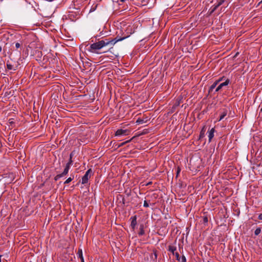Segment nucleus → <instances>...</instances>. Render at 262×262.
<instances>
[{"label": "nucleus", "mask_w": 262, "mask_h": 262, "mask_svg": "<svg viewBox=\"0 0 262 262\" xmlns=\"http://www.w3.org/2000/svg\"><path fill=\"white\" fill-rule=\"evenodd\" d=\"M228 111L226 108L222 110L220 112V116L219 121H221L227 115Z\"/></svg>", "instance_id": "nucleus-8"}, {"label": "nucleus", "mask_w": 262, "mask_h": 262, "mask_svg": "<svg viewBox=\"0 0 262 262\" xmlns=\"http://www.w3.org/2000/svg\"><path fill=\"white\" fill-rule=\"evenodd\" d=\"M260 3H262V0L260 1Z\"/></svg>", "instance_id": "nucleus-47"}, {"label": "nucleus", "mask_w": 262, "mask_h": 262, "mask_svg": "<svg viewBox=\"0 0 262 262\" xmlns=\"http://www.w3.org/2000/svg\"><path fill=\"white\" fill-rule=\"evenodd\" d=\"M147 120H147V118H145V120L144 119H142V118H138L136 121V123L139 124H143L144 123H146L147 121Z\"/></svg>", "instance_id": "nucleus-14"}, {"label": "nucleus", "mask_w": 262, "mask_h": 262, "mask_svg": "<svg viewBox=\"0 0 262 262\" xmlns=\"http://www.w3.org/2000/svg\"><path fill=\"white\" fill-rule=\"evenodd\" d=\"M73 161L72 159H69V162L66 164L65 168L63 171V172L61 173L58 174L55 177V180H57L59 179H60L61 178H63L65 176H66L69 170L71 167V166L73 165Z\"/></svg>", "instance_id": "nucleus-2"}, {"label": "nucleus", "mask_w": 262, "mask_h": 262, "mask_svg": "<svg viewBox=\"0 0 262 262\" xmlns=\"http://www.w3.org/2000/svg\"><path fill=\"white\" fill-rule=\"evenodd\" d=\"M203 221L204 223H207L208 222V217L207 216H203Z\"/></svg>", "instance_id": "nucleus-22"}, {"label": "nucleus", "mask_w": 262, "mask_h": 262, "mask_svg": "<svg viewBox=\"0 0 262 262\" xmlns=\"http://www.w3.org/2000/svg\"><path fill=\"white\" fill-rule=\"evenodd\" d=\"M129 141H127L126 142V143H127V142H128ZM125 143V142H124V143H122V145L124 144Z\"/></svg>", "instance_id": "nucleus-38"}, {"label": "nucleus", "mask_w": 262, "mask_h": 262, "mask_svg": "<svg viewBox=\"0 0 262 262\" xmlns=\"http://www.w3.org/2000/svg\"><path fill=\"white\" fill-rule=\"evenodd\" d=\"M2 256V255H0V262H2V259H1Z\"/></svg>", "instance_id": "nucleus-37"}, {"label": "nucleus", "mask_w": 262, "mask_h": 262, "mask_svg": "<svg viewBox=\"0 0 262 262\" xmlns=\"http://www.w3.org/2000/svg\"><path fill=\"white\" fill-rule=\"evenodd\" d=\"M220 82V80H217L215 81L213 83L216 86Z\"/></svg>", "instance_id": "nucleus-30"}, {"label": "nucleus", "mask_w": 262, "mask_h": 262, "mask_svg": "<svg viewBox=\"0 0 262 262\" xmlns=\"http://www.w3.org/2000/svg\"><path fill=\"white\" fill-rule=\"evenodd\" d=\"M131 224L130 226L133 230H135L136 226L137 225V216L134 215L130 217Z\"/></svg>", "instance_id": "nucleus-7"}, {"label": "nucleus", "mask_w": 262, "mask_h": 262, "mask_svg": "<svg viewBox=\"0 0 262 262\" xmlns=\"http://www.w3.org/2000/svg\"><path fill=\"white\" fill-rule=\"evenodd\" d=\"M222 79H223V78H221L219 80H220V81H221L222 80Z\"/></svg>", "instance_id": "nucleus-40"}, {"label": "nucleus", "mask_w": 262, "mask_h": 262, "mask_svg": "<svg viewBox=\"0 0 262 262\" xmlns=\"http://www.w3.org/2000/svg\"><path fill=\"white\" fill-rule=\"evenodd\" d=\"M75 185V184H73V186H72V187H73V186Z\"/></svg>", "instance_id": "nucleus-46"}, {"label": "nucleus", "mask_w": 262, "mask_h": 262, "mask_svg": "<svg viewBox=\"0 0 262 262\" xmlns=\"http://www.w3.org/2000/svg\"><path fill=\"white\" fill-rule=\"evenodd\" d=\"M20 47V43H18V42H16V43H15V47H16L17 49L19 48Z\"/></svg>", "instance_id": "nucleus-28"}, {"label": "nucleus", "mask_w": 262, "mask_h": 262, "mask_svg": "<svg viewBox=\"0 0 262 262\" xmlns=\"http://www.w3.org/2000/svg\"><path fill=\"white\" fill-rule=\"evenodd\" d=\"M71 181H64V184L65 185V186H64V187H66V185L69 183L70 182H71Z\"/></svg>", "instance_id": "nucleus-32"}, {"label": "nucleus", "mask_w": 262, "mask_h": 262, "mask_svg": "<svg viewBox=\"0 0 262 262\" xmlns=\"http://www.w3.org/2000/svg\"><path fill=\"white\" fill-rule=\"evenodd\" d=\"M260 112H262V107L260 108Z\"/></svg>", "instance_id": "nucleus-41"}, {"label": "nucleus", "mask_w": 262, "mask_h": 262, "mask_svg": "<svg viewBox=\"0 0 262 262\" xmlns=\"http://www.w3.org/2000/svg\"><path fill=\"white\" fill-rule=\"evenodd\" d=\"M180 171H181V169L179 167H178L177 168V175H176V177L177 178L178 176V174H179V173L180 172Z\"/></svg>", "instance_id": "nucleus-27"}, {"label": "nucleus", "mask_w": 262, "mask_h": 262, "mask_svg": "<svg viewBox=\"0 0 262 262\" xmlns=\"http://www.w3.org/2000/svg\"><path fill=\"white\" fill-rule=\"evenodd\" d=\"M261 232V228L260 227L257 228L254 231V234L255 235H258Z\"/></svg>", "instance_id": "nucleus-17"}, {"label": "nucleus", "mask_w": 262, "mask_h": 262, "mask_svg": "<svg viewBox=\"0 0 262 262\" xmlns=\"http://www.w3.org/2000/svg\"><path fill=\"white\" fill-rule=\"evenodd\" d=\"M143 206L145 207H148L149 206L148 203L146 201H144Z\"/></svg>", "instance_id": "nucleus-25"}, {"label": "nucleus", "mask_w": 262, "mask_h": 262, "mask_svg": "<svg viewBox=\"0 0 262 262\" xmlns=\"http://www.w3.org/2000/svg\"><path fill=\"white\" fill-rule=\"evenodd\" d=\"M77 256L80 259L83 258L82 250L81 249H79L77 253Z\"/></svg>", "instance_id": "nucleus-15"}, {"label": "nucleus", "mask_w": 262, "mask_h": 262, "mask_svg": "<svg viewBox=\"0 0 262 262\" xmlns=\"http://www.w3.org/2000/svg\"><path fill=\"white\" fill-rule=\"evenodd\" d=\"M216 86L213 83L209 88V90H208V93L209 94H211L213 92V90L215 88Z\"/></svg>", "instance_id": "nucleus-16"}, {"label": "nucleus", "mask_w": 262, "mask_h": 262, "mask_svg": "<svg viewBox=\"0 0 262 262\" xmlns=\"http://www.w3.org/2000/svg\"><path fill=\"white\" fill-rule=\"evenodd\" d=\"M205 136V131L203 130V129L201 131L200 135V138L204 137Z\"/></svg>", "instance_id": "nucleus-21"}, {"label": "nucleus", "mask_w": 262, "mask_h": 262, "mask_svg": "<svg viewBox=\"0 0 262 262\" xmlns=\"http://www.w3.org/2000/svg\"><path fill=\"white\" fill-rule=\"evenodd\" d=\"M177 250L176 247L172 245H169L168 247V251L171 252L173 255H174L176 253L175 251Z\"/></svg>", "instance_id": "nucleus-12"}, {"label": "nucleus", "mask_w": 262, "mask_h": 262, "mask_svg": "<svg viewBox=\"0 0 262 262\" xmlns=\"http://www.w3.org/2000/svg\"><path fill=\"white\" fill-rule=\"evenodd\" d=\"M179 185H180V187H182L183 185H184L185 186H186V184H185L183 185L182 183H180V184H179Z\"/></svg>", "instance_id": "nucleus-34"}, {"label": "nucleus", "mask_w": 262, "mask_h": 262, "mask_svg": "<svg viewBox=\"0 0 262 262\" xmlns=\"http://www.w3.org/2000/svg\"><path fill=\"white\" fill-rule=\"evenodd\" d=\"M258 219L259 220H262V213L259 214Z\"/></svg>", "instance_id": "nucleus-31"}, {"label": "nucleus", "mask_w": 262, "mask_h": 262, "mask_svg": "<svg viewBox=\"0 0 262 262\" xmlns=\"http://www.w3.org/2000/svg\"><path fill=\"white\" fill-rule=\"evenodd\" d=\"M174 255L176 256V258L177 260L180 261V256L178 252H176Z\"/></svg>", "instance_id": "nucleus-19"}, {"label": "nucleus", "mask_w": 262, "mask_h": 262, "mask_svg": "<svg viewBox=\"0 0 262 262\" xmlns=\"http://www.w3.org/2000/svg\"><path fill=\"white\" fill-rule=\"evenodd\" d=\"M94 10H95V9H93V10H92V9H91V11H94Z\"/></svg>", "instance_id": "nucleus-42"}, {"label": "nucleus", "mask_w": 262, "mask_h": 262, "mask_svg": "<svg viewBox=\"0 0 262 262\" xmlns=\"http://www.w3.org/2000/svg\"><path fill=\"white\" fill-rule=\"evenodd\" d=\"M81 259V262H84V258H81V259Z\"/></svg>", "instance_id": "nucleus-35"}, {"label": "nucleus", "mask_w": 262, "mask_h": 262, "mask_svg": "<svg viewBox=\"0 0 262 262\" xmlns=\"http://www.w3.org/2000/svg\"><path fill=\"white\" fill-rule=\"evenodd\" d=\"M123 196L122 195H121V194L117 195V198H116V203L118 206H121V203L122 202H123Z\"/></svg>", "instance_id": "nucleus-9"}, {"label": "nucleus", "mask_w": 262, "mask_h": 262, "mask_svg": "<svg viewBox=\"0 0 262 262\" xmlns=\"http://www.w3.org/2000/svg\"><path fill=\"white\" fill-rule=\"evenodd\" d=\"M2 64V63H1V61L0 60V66Z\"/></svg>", "instance_id": "nucleus-43"}, {"label": "nucleus", "mask_w": 262, "mask_h": 262, "mask_svg": "<svg viewBox=\"0 0 262 262\" xmlns=\"http://www.w3.org/2000/svg\"><path fill=\"white\" fill-rule=\"evenodd\" d=\"M128 130L127 129H119L117 130L115 133V136H122L127 135Z\"/></svg>", "instance_id": "nucleus-4"}, {"label": "nucleus", "mask_w": 262, "mask_h": 262, "mask_svg": "<svg viewBox=\"0 0 262 262\" xmlns=\"http://www.w3.org/2000/svg\"><path fill=\"white\" fill-rule=\"evenodd\" d=\"M74 156V151H72L70 154V159H72V158Z\"/></svg>", "instance_id": "nucleus-29"}, {"label": "nucleus", "mask_w": 262, "mask_h": 262, "mask_svg": "<svg viewBox=\"0 0 262 262\" xmlns=\"http://www.w3.org/2000/svg\"><path fill=\"white\" fill-rule=\"evenodd\" d=\"M229 83L230 80L229 79H227L225 82L220 83L215 89L213 94L215 93L216 92H219L224 86L228 85Z\"/></svg>", "instance_id": "nucleus-3"}, {"label": "nucleus", "mask_w": 262, "mask_h": 262, "mask_svg": "<svg viewBox=\"0 0 262 262\" xmlns=\"http://www.w3.org/2000/svg\"><path fill=\"white\" fill-rule=\"evenodd\" d=\"M75 185V184H73V186H72V187H73V186Z\"/></svg>", "instance_id": "nucleus-45"}, {"label": "nucleus", "mask_w": 262, "mask_h": 262, "mask_svg": "<svg viewBox=\"0 0 262 262\" xmlns=\"http://www.w3.org/2000/svg\"><path fill=\"white\" fill-rule=\"evenodd\" d=\"M226 0H220V2L217 3L218 4V6H221V5H222L225 1Z\"/></svg>", "instance_id": "nucleus-26"}, {"label": "nucleus", "mask_w": 262, "mask_h": 262, "mask_svg": "<svg viewBox=\"0 0 262 262\" xmlns=\"http://www.w3.org/2000/svg\"><path fill=\"white\" fill-rule=\"evenodd\" d=\"M219 7H220V6H218L217 4L216 5H213V8L212 9V10H211V11L210 12V13H212L213 12H214Z\"/></svg>", "instance_id": "nucleus-18"}, {"label": "nucleus", "mask_w": 262, "mask_h": 262, "mask_svg": "<svg viewBox=\"0 0 262 262\" xmlns=\"http://www.w3.org/2000/svg\"><path fill=\"white\" fill-rule=\"evenodd\" d=\"M93 174V171L91 169L88 170L84 175L82 178V180H89L91 178V175Z\"/></svg>", "instance_id": "nucleus-5"}, {"label": "nucleus", "mask_w": 262, "mask_h": 262, "mask_svg": "<svg viewBox=\"0 0 262 262\" xmlns=\"http://www.w3.org/2000/svg\"><path fill=\"white\" fill-rule=\"evenodd\" d=\"M125 204H126V202L125 201L124 197L123 196V202H121L120 207H124L125 206Z\"/></svg>", "instance_id": "nucleus-23"}, {"label": "nucleus", "mask_w": 262, "mask_h": 262, "mask_svg": "<svg viewBox=\"0 0 262 262\" xmlns=\"http://www.w3.org/2000/svg\"><path fill=\"white\" fill-rule=\"evenodd\" d=\"M180 262H186V258L184 255H183L182 257H180Z\"/></svg>", "instance_id": "nucleus-20"}, {"label": "nucleus", "mask_w": 262, "mask_h": 262, "mask_svg": "<svg viewBox=\"0 0 262 262\" xmlns=\"http://www.w3.org/2000/svg\"><path fill=\"white\" fill-rule=\"evenodd\" d=\"M128 36L123 37H117L114 39L104 38L90 45L89 51L92 53H98L97 50H100L105 46H110L111 49L118 41H122L128 37Z\"/></svg>", "instance_id": "nucleus-1"}, {"label": "nucleus", "mask_w": 262, "mask_h": 262, "mask_svg": "<svg viewBox=\"0 0 262 262\" xmlns=\"http://www.w3.org/2000/svg\"><path fill=\"white\" fill-rule=\"evenodd\" d=\"M17 66L14 67L13 65L11 64L9 61L7 62V68L9 70H14L15 71L17 69Z\"/></svg>", "instance_id": "nucleus-10"}, {"label": "nucleus", "mask_w": 262, "mask_h": 262, "mask_svg": "<svg viewBox=\"0 0 262 262\" xmlns=\"http://www.w3.org/2000/svg\"><path fill=\"white\" fill-rule=\"evenodd\" d=\"M2 51V47L0 46V52Z\"/></svg>", "instance_id": "nucleus-36"}, {"label": "nucleus", "mask_w": 262, "mask_h": 262, "mask_svg": "<svg viewBox=\"0 0 262 262\" xmlns=\"http://www.w3.org/2000/svg\"><path fill=\"white\" fill-rule=\"evenodd\" d=\"M145 181H142L141 183H142V185H146V186H148L149 185H151L152 184V181H149L147 183H144Z\"/></svg>", "instance_id": "nucleus-24"}, {"label": "nucleus", "mask_w": 262, "mask_h": 262, "mask_svg": "<svg viewBox=\"0 0 262 262\" xmlns=\"http://www.w3.org/2000/svg\"><path fill=\"white\" fill-rule=\"evenodd\" d=\"M44 185V183H42L41 186H43Z\"/></svg>", "instance_id": "nucleus-44"}, {"label": "nucleus", "mask_w": 262, "mask_h": 262, "mask_svg": "<svg viewBox=\"0 0 262 262\" xmlns=\"http://www.w3.org/2000/svg\"><path fill=\"white\" fill-rule=\"evenodd\" d=\"M79 185H80V188H83L84 187H85L86 188H88L90 186V183L89 181H81V183H80V181H79L75 184L76 186H79Z\"/></svg>", "instance_id": "nucleus-6"}, {"label": "nucleus", "mask_w": 262, "mask_h": 262, "mask_svg": "<svg viewBox=\"0 0 262 262\" xmlns=\"http://www.w3.org/2000/svg\"><path fill=\"white\" fill-rule=\"evenodd\" d=\"M144 226L143 224H141L140 225V228H139L140 231L138 233L139 236H141V235H143L144 234L145 232H144Z\"/></svg>", "instance_id": "nucleus-13"}, {"label": "nucleus", "mask_w": 262, "mask_h": 262, "mask_svg": "<svg viewBox=\"0 0 262 262\" xmlns=\"http://www.w3.org/2000/svg\"><path fill=\"white\" fill-rule=\"evenodd\" d=\"M215 129L213 128H212L209 132L208 138L209 141L210 142L212 138L214 137Z\"/></svg>", "instance_id": "nucleus-11"}, {"label": "nucleus", "mask_w": 262, "mask_h": 262, "mask_svg": "<svg viewBox=\"0 0 262 262\" xmlns=\"http://www.w3.org/2000/svg\"><path fill=\"white\" fill-rule=\"evenodd\" d=\"M74 179V177H69L68 179H67L66 180H73Z\"/></svg>", "instance_id": "nucleus-33"}, {"label": "nucleus", "mask_w": 262, "mask_h": 262, "mask_svg": "<svg viewBox=\"0 0 262 262\" xmlns=\"http://www.w3.org/2000/svg\"><path fill=\"white\" fill-rule=\"evenodd\" d=\"M125 1H126V0H120V1H121V2H125Z\"/></svg>", "instance_id": "nucleus-39"}]
</instances>
